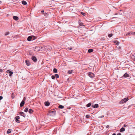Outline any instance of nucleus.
Returning a JSON list of instances; mask_svg holds the SVG:
<instances>
[{"label": "nucleus", "instance_id": "nucleus-1", "mask_svg": "<svg viewBox=\"0 0 135 135\" xmlns=\"http://www.w3.org/2000/svg\"><path fill=\"white\" fill-rule=\"evenodd\" d=\"M36 38L34 36H29L27 38V40L29 41H30L31 40H35Z\"/></svg>", "mask_w": 135, "mask_h": 135}, {"label": "nucleus", "instance_id": "nucleus-2", "mask_svg": "<svg viewBox=\"0 0 135 135\" xmlns=\"http://www.w3.org/2000/svg\"><path fill=\"white\" fill-rule=\"evenodd\" d=\"M128 99V98H125L123 99H122L121 101H120L119 103L120 104H123L127 102Z\"/></svg>", "mask_w": 135, "mask_h": 135}, {"label": "nucleus", "instance_id": "nucleus-3", "mask_svg": "<svg viewBox=\"0 0 135 135\" xmlns=\"http://www.w3.org/2000/svg\"><path fill=\"white\" fill-rule=\"evenodd\" d=\"M45 47L43 46V47H35L34 49V50L35 51H38L40 50L41 49H42L43 48H45Z\"/></svg>", "mask_w": 135, "mask_h": 135}, {"label": "nucleus", "instance_id": "nucleus-4", "mask_svg": "<svg viewBox=\"0 0 135 135\" xmlns=\"http://www.w3.org/2000/svg\"><path fill=\"white\" fill-rule=\"evenodd\" d=\"M88 75L91 78H93L94 77V74L91 73H88Z\"/></svg>", "mask_w": 135, "mask_h": 135}, {"label": "nucleus", "instance_id": "nucleus-5", "mask_svg": "<svg viewBox=\"0 0 135 135\" xmlns=\"http://www.w3.org/2000/svg\"><path fill=\"white\" fill-rule=\"evenodd\" d=\"M7 73H8L9 74V76H11L13 74V72L12 71H11L10 70H8L7 71Z\"/></svg>", "mask_w": 135, "mask_h": 135}, {"label": "nucleus", "instance_id": "nucleus-6", "mask_svg": "<svg viewBox=\"0 0 135 135\" xmlns=\"http://www.w3.org/2000/svg\"><path fill=\"white\" fill-rule=\"evenodd\" d=\"M20 118V117L19 116H17L15 117V119H16V121L17 123H19L20 121L19 120V119Z\"/></svg>", "mask_w": 135, "mask_h": 135}, {"label": "nucleus", "instance_id": "nucleus-7", "mask_svg": "<svg viewBox=\"0 0 135 135\" xmlns=\"http://www.w3.org/2000/svg\"><path fill=\"white\" fill-rule=\"evenodd\" d=\"M20 114L21 115L23 116L24 117H25L26 116V115L25 114V113L23 112H20Z\"/></svg>", "mask_w": 135, "mask_h": 135}, {"label": "nucleus", "instance_id": "nucleus-8", "mask_svg": "<svg viewBox=\"0 0 135 135\" xmlns=\"http://www.w3.org/2000/svg\"><path fill=\"white\" fill-rule=\"evenodd\" d=\"M13 19L15 20L16 21L18 20L19 19L18 17L16 16H13Z\"/></svg>", "mask_w": 135, "mask_h": 135}, {"label": "nucleus", "instance_id": "nucleus-9", "mask_svg": "<svg viewBox=\"0 0 135 135\" xmlns=\"http://www.w3.org/2000/svg\"><path fill=\"white\" fill-rule=\"evenodd\" d=\"M32 60L34 61H37L36 57L35 56H33L32 58Z\"/></svg>", "mask_w": 135, "mask_h": 135}, {"label": "nucleus", "instance_id": "nucleus-10", "mask_svg": "<svg viewBox=\"0 0 135 135\" xmlns=\"http://www.w3.org/2000/svg\"><path fill=\"white\" fill-rule=\"evenodd\" d=\"M45 104L46 106H48L49 105L50 103L49 102H45Z\"/></svg>", "mask_w": 135, "mask_h": 135}, {"label": "nucleus", "instance_id": "nucleus-11", "mask_svg": "<svg viewBox=\"0 0 135 135\" xmlns=\"http://www.w3.org/2000/svg\"><path fill=\"white\" fill-rule=\"evenodd\" d=\"M25 104V102L22 101L21 103L20 106L21 107H22Z\"/></svg>", "mask_w": 135, "mask_h": 135}, {"label": "nucleus", "instance_id": "nucleus-12", "mask_svg": "<svg viewBox=\"0 0 135 135\" xmlns=\"http://www.w3.org/2000/svg\"><path fill=\"white\" fill-rule=\"evenodd\" d=\"M125 129L123 127L122 128L120 129V132H122L125 131Z\"/></svg>", "mask_w": 135, "mask_h": 135}, {"label": "nucleus", "instance_id": "nucleus-13", "mask_svg": "<svg viewBox=\"0 0 135 135\" xmlns=\"http://www.w3.org/2000/svg\"><path fill=\"white\" fill-rule=\"evenodd\" d=\"M129 34H135V32H129V33H127L126 34V35H128Z\"/></svg>", "mask_w": 135, "mask_h": 135}, {"label": "nucleus", "instance_id": "nucleus-14", "mask_svg": "<svg viewBox=\"0 0 135 135\" xmlns=\"http://www.w3.org/2000/svg\"><path fill=\"white\" fill-rule=\"evenodd\" d=\"M123 76L124 77H127L129 76V75L127 73H125L124 75Z\"/></svg>", "mask_w": 135, "mask_h": 135}, {"label": "nucleus", "instance_id": "nucleus-15", "mask_svg": "<svg viewBox=\"0 0 135 135\" xmlns=\"http://www.w3.org/2000/svg\"><path fill=\"white\" fill-rule=\"evenodd\" d=\"M22 3L24 5H26L27 4V2L24 1H22Z\"/></svg>", "mask_w": 135, "mask_h": 135}, {"label": "nucleus", "instance_id": "nucleus-16", "mask_svg": "<svg viewBox=\"0 0 135 135\" xmlns=\"http://www.w3.org/2000/svg\"><path fill=\"white\" fill-rule=\"evenodd\" d=\"M98 107V105L97 104H96L94 105L93 106L94 108H97Z\"/></svg>", "mask_w": 135, "mask_h": 135}, {"label": "nucleus", "instance_id": "nucleus-17", "mask_svg": "<svg viewBox=\"0 0 135 135\" xmlns=\"http://www.w3.org/2000/svg\"><path fill=\"white\" fill-rule=\"evenodd\" d=\"M26 65L28 66H29L30 65V63L29 62V61L27 60H26Z\"/></svg>", "mask_w": 135, "mask_h": 135}, {"label": "nucleus", "instance_id": "nucleus-18", "mask_svg": "<svg viewBox=\"0 0 135 135\" xmlns=\"http://www.w3.org/2000/svg\"><path fill=\"white\" fill-rule=\"evenodd\" d=\"M59 108H60L61 109H63L64 108V106L61 105H60L59 106Z\"/></svg>", "mask_w": 135, "mask_h": 135}, {"label": "nucleus", "instance_id": "nucleus-19", "mask_svg": "<svg viewBox=\"0 0 135 135\" xmlns=\"http://www.w3.org/2000/svg\"><path fill=\"white\" fill-rule=\"evenodd\" d=\"M15 97L14 94L13 93H12V94L11 97L12 99H13Z\"/></svg>", "mask_w": 135, "mask_h": 135}, {"label": "nucleus", "instance_id": "nucleus-20", "mask_svg": "<svg viewBox=\"0 0 135 135\" xmlns=\"http://www.w3.org/2000/svg\"><path fill=\"white\" fill-rule=\"evenodd\" d=\"M91 103H89L86 105V106L88 107H89L91 105Z\"/></svg>", "mask_w": 135, "mask_h": 135}, {"label": "nucleus", "instance_id": "nucleus-21", "mask_svg": "<svg viewBox=\"0 0 135 135\" xmlns=\"http://www.w3.org/2000/svg\"><path fill=\"white\" fill-rule=\"evenodd\" d=\"M28 112L30 113H31L33 112V111L32 109H30L29 110Z\"/></svg>", "mask_w": 135, "mask_h": 135}, {"label": "nucleus", "instance_id": "nucleus-22", "mask_svg": "<svg viewBox=\"0 0 135 135\" xmlns=\"http://www.w3.org/2000/svg\"><path fill=\"white\" fill-rule=\"evenodd\" d=\"M73 72V70H69L68 71V74H71Z\"/></svg>", "mask_w": 135, "mask_h": 135}, {"label": "nucleus", "instance_id": "nucleus-23", "mask_svg": "<svg viewBox=\"0 0 135 135\" xmlns=\"http://www.w3.org/2000/svg\"><path fill=\"white\" fill-rule=\"evenodd\" d=\"M132 59L134 61H135V56L134 55H132Z\"/></svg>", "mask_w": 135, "mask_h": 135}, {"label": "nucleus", "instance_id": "nucleus-24", "mask_svg": "<svg viewBox=\"0 0 135 135\" xmlns=\"http://www.w3.org/2000/svg\"><path fill=\"white\" fill-rule=\"evenodd\" d=\"M88 51L90 53L93 51V50L92 49H90L88 50Z\"/></svg>", "mask_w": 135, "mask_h": 135}, {"label": "nucleus", "instance_id": "nucleus-25", "mask_svg": "<svg viewBox=\"0 0 135 135\" xmlns=\"http://www.w3.org/2000/svg\"><path fill=\"white\" fill-rule=\"evenodd\" d=\"M53 71L54 73H57V70L56 69L54 68V69Z\"/></svg>", "mask_w": 135, "mask_h": 135}, {"label": "nucleus", "instance_id": "nucleus-26", "mask_svg": "<svg viewBox=\"0 0 135 135\" xmlns=\"http://www.w3.org/2000/svg\"><path fill=\"white\" fill-rule=\"evenodd\" d=\"M11 131V130L10 129H8L7 131V133L9 134L10 133Z\"/></svg>", "mask_w": 135, "mask_h": 135}, {"label": "nucleus", "instance_id": "nucleus-27", "mask_svg": "<svg viewBox=\"0 0 135 135\" xmlns=\"http://www.w3.org/2000/svg\"><path fill=\"white\" fill-rule=\"evenodd\" d=\"M115 43L117 45H119V42L118 41H116L115 42Z\"/></svg>", "mask_w": 135, "mask_h": 135}, {"label": "nucleus", "instance_id": "nucleus-28", "mask_svg": "<svg viewBox=\"0 0 135 135\" xmlns=\"http://www.w3.org/2000/svg\"><path fill=\"white\" fill-rule=\"evenodd\" d=\"M28 108H25V110H24V112H27L28 111Z\"/></svg>", "mask_w": 135, "mask_h": 135}, {"label": "nucleus", "instance_id": "nucleus-29", "mask_svg": "<svg viewBox=\"0 0 135 135\" xmlns=\"http://www.w3.org/2000/svg\"><path fill=\"white\" fill-rule=\"evenodd\" d=\"M54 76H55V77L56 78H58L59 77V75L57 74H55Z\"/></svg>", "mask_w": 135, "mask_h": 135}, {"label": "nucleus", "instance_id": "nucleus-30", "mask_svg": "<svg viewBox=\"0 0 135 135\" xmlns=\"http://www.w3.org/2000/svg\"><path fill=\"white\" fill-rule=\"evenodd\" d=\"M112 34H109L108 35V36L109 37H112Z\"/></svg>", "mask_w": 135, "mask_h": 135}, {"label": "nucleus", "instance_id": "nucleus-31", "mask_svg": "<svg viewBox=\"0 0 135 135\" xmlns=\"http://www.w3.org/2000/svg\"><path fill=\"white\" fill-rule=\"evenodd\" d=\"M9 32H7L5 33V35L6 36V35H9Z\"/></svg>", "mask_w": 135, "mask_h": 135}, {"label": "nucleus", "instance_id": "nucleus-32", "mask_svg": "<svg viewBox=\"0 0 135 135\" xmlns=\"http://www.w3.org/2000/svg\"><path fill=\"white\" fill-rule=\"evenodd\" d=\"M90 117V116L89 115H86V118H88Z\"/></svg>", "mask_w": 135, "mask_h": 135}, {"label": "nucleus", "instance_id": "nucleus-33", "mask_svg": "<svg viewBox=\"0 0 135 135\" xmlns=\"http://www.w3.org/2000/svg\"><path fill=\"white\" fill-rule=\"evenodd\" d=\"M51 78L52 79H54L55 78V76H54L52 75L51 76Z\"/></svg>", "mask_w": 135, "mask_h": 135}, {"label": "nucleus", "instance_id": "nucleus-34", "mask_svg": "<svg viewBox=\"0 0 135 135\" xmlns=\"http://www.w3.org/2000/svg\"><path fill=\"white\" fill-rule=\"evenodd\" d=\"M81 13L84 16H85V13H83L82 12H81Z\"/></svg>", "mask_w": 135, "mask_h": 135}, {"label": "nucleus", "instance_id": "nucleus-35", "mask_svg": "<svg viewBox=\"0 0 135 135\" xmlns=\"http://www.w3.org/2000/svg\"><path fill=\"white\" fill-rule=\"evenodd\" d=\"M104 117V116L103 115H102V116H100L99 117V118H102L103 117Z\"/></svg>", "mask_w": 135, "mask_h": 135}, {"label": "nucleus", "instance_id": "nucleus-36", "mask_svg": "<svg viewBox=\"0 0 135 135\" xmlns=\"http://www.w3.org/2000/svg\"><path fill=\"white\" fill-rule=\"evenodd\" d=\"M3 98V97L1 96H0V100H2Z\"/></svg>", "mask_w": 135, "mask_h": 135}, {"label": "nucleus", "instance_id": "nucleus-37", "mask_svg": "<svg viewBox=\"0 0 135 135\" xmlns=\"http://www.w3.org/2000/svg\"><path fill=\"white\" fill-rule=\"evenodd\" d=\"M47 14L46 13H44V15L45 16H47Z\"/></svg>", "mask_w": 135, "mask_h": 135}, {"label": "nucleus", "instance_id": "nucleus-38", "mask_svg": "<svg viewBox=\"0 0 135 135\" xmlns=\"http://www.w3.org/2000/svg\"><path fill=\"white\" fill-rule=\"evenodd\" d=\"M25 99H26V98H25V97H24V98H23V101H25Z\"/></svg>", "mask_w": 135, "mask_h": 135}, {"label": "nucleus", "instance_id": "nucleus-39", "mask_svg": "<svg viewBox=\"0 0 135 135\" xmlns=\"http://www.w3.org/2000/svg\"><path fill=\"white\" fill-rule=\"evenodd\" d=\"M117 135H121V134L120 133H118L117 134Z\"/></svg>", "mask_w": 135, "mask_h": 135}, {"label": "nucleus", "instance_id": "nucleus-40", "mask_svg": "<svg viewBox=\"0 0 135 135\" xmlns=\"http://www.w3.org/2000/svg\"><path fill=\"white\" fill-rule=\"evenodd\" d=\"M126 126H127V125H125V124H124V125L123 126H124V127H126Z\"/></svg>", "mask_w": 135, "mask_h": 135}, {"label": "nucleus", "instance_id": "nucleus-41", "mask_svg": "<svg viewBox=\"0 0 135 135\" xmlns=\"http://www.w3.org/2000/svg\"><path fill=\"white\" fill-rule=\"evenodd\" d=\"M52 113H55V112H53V111H51V112Z\"/></svg>", "mask_w": 135, "mask_h": 135}, {"label": "nucleus", "instance_id": "nucleus-42", "mask_svg": "<svg viewBox=\"0 0 135 135\" xmlns=\"http://www.w3.org/2000/svg\"><path fill=\"white\" fill-rule=\"evenodd\" d=\"M109 127V126H108V125H107V126H106V128H108V127Z\"/></svg>", "mask_w": 135, "mask_h": 135}, {"label": "nucleus", "instance_id": "nucleus-43", "mask_svg": "<svg viewBox=\"0 0 135 135\" xmlns=\"http://www.w3.org/2000/svg\"><path fill=\"white\" fill-rule=\"evenodd\" d=\"M44 12V11H42L41 12L42 13H43V12Z\"/></svg>", "mask_w": 135, "mask_h": 135}, {"label": "nucleus", "instance_id": "nucleus-44", "mask_svg": "<svg viewBox=\"0 0 135 135\" xmlns=\"http://www.w3.org/2000/svg\"><path fill=\"white\" fill-rule=\"evenodd\" d=\"M112 135H116L115 133H113Z\"/></svg>", "mask_w": 135, "mask_h": 135}, {"label": "nucleus", "instance_id": "nucleus-45", "mask_svg": "<svg viewBox=\"0 0 135 135\" xmlns=\"http://www.w3.org/2000/svg\"><path fill=\"white\" fill-rule=\"evenodd\" d=\"M2 2L1 1H0V4L2 3Z\"/></svg>", "mask_w": 135, "mask_h": 135}, {"label": "nucleus", "instance_id": "nucleus-46", "mask_svg": "<svg viewBox=\"0 0 135 135\" xmlns=\"http://www.w3.org/2000/svg\"><path fill=\"white\" fill-rule=\"evenodd\" d=\"M71 49H72V48H70L69 50H71Z\"/></svg>", "mask_w": 135, "mask_h": 135}, {"label": "nucleus", "instance_id": "nucleus-47", "mask_svg": "<svg viewBox=\"0 0 135 135\" xmlns=\"http://www.w3.org/2000/svg\"><path fill=\"white\" fill-rule=\"evenodd\" d=\"M44 1H46V0H44Z\"/></svg>", "mask_w": 135, "mask_h": 135}]
</instances>
